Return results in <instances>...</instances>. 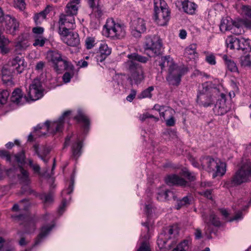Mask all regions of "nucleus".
I'll return each instance as SVG.
<instances>
[{"label":"nucleus","instance_id":"obj_20","mask_svg":"<svg viewBox=\"0 0 251 251\" xmlns=\"http://www.w3.org/2000/svg\"><path fill=\"white\" fill-rule=\"evenodd\" d=\"M29 34L26 33H22L18 36L15 45V50L17 53L21 54L29 46Z\"/></svg>","mask_w":251,"mask_h":251},{"label":"nucleus","instance_id":"obj_7","mask_svg":"<svg viewBox=\"0 0 251 251\" xmlns=\"http://www.w3.org/2000/svg\"><path fill=\"white\" fill-rule=\"evenodd\" d=\"M154 19L160 26L167 25L170 19V12L164 0H154Z\"/></svg>","mask_w":251,"mask_h":251},{"label":"nucleus","instance_id":"obj_54","mask_svg":"<svg viewBox=\"0 0 251 251\" xmlns=\"http://www.w3.org/2000/svg\"><path fill=\"white\" fill-rule=\"evenodd\" d=\"M139 118H140V120L141 121H142V122L146 121V120L148 119V118L152 119H153V120L155 122H157V121H158L159 120V118H158L154 116L152 114H150V113H147V112L145 113H144L142 115H141L140 116Z\"/></svg>","mask_w":251,"mask_h":251},{"label":"nucleus","instance_id":"obj_33","mask_svg":"<svg viewBox=\"0 0 251 251\" xmlns=\"http://www.w3.org/2000/svg\"><path fill=\"white\" fill-rule=\"evenodd\" d=\"M23 99V95L22 90L19 88H17L12 92L11 97V100L13 103L17 104H21L22 100Z\"/></svg>","mask_w":251,"mask_h":251},{"label":"nucleus","instance_id":"obj_31","mask_svg":"<svg viewBox=\"0 0 251 251\" xmlns=\"http://www.w3.org/2000/svg\"><path fill=\"white\" fill-rule=\"evenodd\" d=\"M238 50H241L243 53H247L251 52V41L249 39H240V46L238 48Z\"/></svg>","mask_w":251,"mask_h":251},{"label":"nucleus","instance_id":"obj_17","mask_svg":"<svg viewBox=\"0 0 251 251\" xmlns=\"http://www.w3.org/2000/svg\"><path fill=\"white\" fill-rule=\"evenodd\" d=\"M12 217L19 221H24V223H20V224L24 225L25 233H31L35 231V223L33 219L23 214L13 215Z\"/></svg>","mask_w":251,"mask_h":251},{"label":"nucleus","instance_id":"obj_36","mask_svg":"<svg viewBox=\"0 0 251 251\" xmlns=\"http://www.w3.org/2000/svg\"><path fill=\"white\" fill-rule=\"evenodd\" d=\"M246 55H243L240 56L239 58V63L243 68H251V55L247 53Z\"/></svg>","mask_w":251,"mask_h":251},{"label":"nucleus","instance_id":"obj_8","mask_svg":"<svg viewBox=\"0 0 251 251\" xmlns=\"http://www.w3.org/2000/svg\"><path fill=\"white\" fill-rule=\"evenodd\" d=\"M49 55L53 67L57 73H61L65 70L72 71L74 70V67L72 63L67 61L66 57L63 56L59 51H51L49 53Z\"/></svg>","mask_w":251,"mask_h":251},{"label":"nucleus","instance_id":"obj_6","mask_svg":"<svg viewBox=\"0 0 251 251\" xmlns=\"http://www.w3.org/2000/svg\"><path fill=\"white\" fill-rule=\"evenodd\" d=\"M201 165L203 169L209 172H213L212 177L223 176L226 172V163L220 160H215L210 156H205L200 160Z\"/></svg>","mask_w":251,"mask_h":251},{"label":"nucleus","instance_id":"obj_37","mask_svg":"<svg viewBox=\"0 0 251 251\" xmlns=\"http://www.w3.org/2000/svg\"><path fill=\"white\" fill-rule=\"evenodd\" d=\"M154 90V87L152 86H150L147 89L143 90L140 93L137 97L139 99H142L145 98H151L152 97L151 92Z\"/></svg>","mask_w":251,"mask_h":251},{"label":"nucleus","instance_id":"obj_28","mask_svg":"<svg viewBox=\"0 0 251 251\" xmlns=\"http://www.w3.org/2000/svg\"><path fill=\"white\" fill-rule=\"evenodd\" d=\"M82 142L78 138L72 145V152L73 157L75 159L81 155L82 153Z\"/></svg>","mask_w":251,"mask_h":251},{"label":"nucleus","instance_id":"obj_61","mask_svg":"<svg viewBox=\"0 0 251 251\" xmlns=\"http://www.w3.org/2000/svg\"><path fill=\"white\" fill-rule=\"evenodd\" d=\"M17 234L21 238L19 241V245L21 246L26 245L27 242L25 240V238L24 236V233L21 231H18Z\"/></svg>","mask_w":251,"mask_h":251},{"label":"nucleus","instance_id":"obj_25","mask_svg":"<svg viewBox=\"0 0 251 251\" xmlns=\"http://www.w3.org/2000/svg\"><path fill=\"white\" fill-rule=\"evenodd\" d=\"M165 182L167 184L170 186L175 185L185 186L187 183L186 180L176 175H171L167 176L165 178Z\"/></svg>","mask_w":251,"mask_h":251},{"label":"nucleus","instance_id":"obj_16","mask_svg":"<svg viewBox=\"0 0 251 251\" xmlns=\"http://www.w3.org/2000/svg\"><path fill=\"white\" fill-rule=\"evenodd\" d=\"M59 33L63 36L62 40L65 44L72 47H76L79 44L80 40L78 34L76 32H71L64 28Z\"/></svg>","mask_w":251,"mask_h":251},{"label":"nucleus","instance_id":"obj_9","mask_svg":"<svg viewBox=\"0 0 251 251\" xmlns=\"http://www.w3.org/2000/svg\"><path fill=\"white\" fill-rule=\"evenodd\" d=\"M102 32L103 34L108 37L122 38L126 34V26L123 24L116 23L113 19H108Z\"/></svg>","mask_w":251,"mask_h":251},{"label":"nucleus","instance_id":"obj_27","mask_svg":"<svg viewBox=\"0 0 251 251\" xmlns=\"http://www.w3.org/2000/svg\"><path fill=\"white\" fill-rule=\"evenodd\" d=\"M222 59L229 71L233 73H237L238 74L239 73L236 63L232 59L231 56L224 54L222 56Z\"/></svg>","mask_w":251,"mask_h":251},{"label":"nucleus","instance_id":"obj_47","mask_svg":"<svg viewBox=\"0 0 251 251\" xmlns=\"http://www.w3.org/2000/svg\"><path fill=\"white\" fill-rule=\"evenodd\" d=\"M231 25L227 19H223L221 21L220 28L222 31H226L231 29Z\"/></svg>","mask_w":251,"mask_h":251},{"label":"nucleus","instance_id":"obj_39","mask_svg":"<svg viewBox=\"0 0 251 251\" xmlns=\"http://www.w3.org/2000/svg\"><path fill=\"white\" fill-rule=\"evenodd\" d=\"M88 2L90 7L92 9L93 12L97 13V14L100 16L102 14L101 7L98 4L96 5L95 0H88Z\"/></svg>","mask_w":251,"mask_h":251},{"label":"nucleus","instance_id":"obj_26","mask_svg":"<svg viewBox=\"0 0 251 251\" xmlns=\"http://www.w3.org/2000/svg\"><path fill=\"white\" fill-rule=\"evenodd\" d=\"M54 226V224L53 223L50 225L43 226L41 227L40 233L35 241L34 246L38 245L41 243Z\"/></svg>","mask_w":251,"mask_h":251},{"label":"nucleus","instance_id":"obj_59","mask_svg":"<svg viewBox=\"0 0 251 251\" xmlns=\"http://www.w3.org/2000/svg\"><path fill=\"white\" fill-rule=\"evenodd\" d=\"M243 12L244 14L251 18V5H243L242 8Z\"/></svg>","mask_w":251,"mask_h":251},{"label":"nucleus","instance_id":"obj_55","mask_svg":"<svg viewBox=\"0 0 251 251\" xmlns=\"http://www.w3.org/2000/svg\"><path fill=\"white\" fill-rule=\"evenodd\" d=\"M14 6L21 10H24L25 6V0H14Z\"/></svg>","mask_w":251,"mask_h":251},{"label":"nucleus","instance_id":"obj_48","mask_svg":"<svg viewBox=\"0 0 251 251\" xmlns=\"http://www.w3.org/2000/svg\"><path fill=\"white\" fill-rule=\"evenodd\" d=\"M202 76L208 77L209 75L200 72L198 70H195L191 74L190 77L191 79L197 81L199 78Z\"/></svg>","mask_w":251,"mask_h":251},{"label":"nucleus","instance_id":"obj_49","mask_svg":"<svg viewBox=\"0 0 251 251\" xmlns=\"http://www.w3.org/2000/svg\"><path fill=\"white\" fill-rule=\"evenodd\" d=\"M96 43V39L93 37H87L85 40V46L87 49H91L93 48Z\"/></svg>","mask_w":251,"mask_h":251},{"label":"nucleus","instance_id":"obj_34","mask_svg":"<svg viewBox=\"0 0 251 251\" xmlns=\"http://www.w3.org/2000/svg\"><path fill=\"white\" fill-rule=\"evenodd\" d=\"M75 119L78 122L83 124L82 126L84 131L88 130L90 125V121L86 115L81 112H79L78 114L75 117Z\"/></svg>","mask_w":251,"mask_h":251},{"label":"nucleus","instance_id":"obj_35","mask_svg":"<svg viewBox=\"0 0 251 251\" xmlns=\"http://www.w3.org/2000/svg\"><path fill=\"white\" fill-rule=\"evenodd\" d=\"M37 197L42 201L44 203L45 206L48 204L53 202V194L52 192H50L48 193H41L38 194Z\"/></svg>","mask_w":251,"mask_h":251},{"label":"nucleus","instance_id":"obj_4","mask_svg":"<svg viewBox=\"0 0 251 251\" xmlns=\"http://www.w3.org/2000/svg\"><path fill=\"white\" fill-rule=\"evenodd\" d=\"M26 63L23 57L16 56L7 65L4 66L1 71L2 80L5 83L11 81L13 73H22L26 67Z\"/></svg>","mask_w":251,"mask_h":251},{"label":"nucleus","instance_id":"obj_13","mask_svg":"<svg viewBox=\"0 0 251 251\" xmlns=\"http://www.w3.org/2000/svg\"><path fill=\"white\" fill-rule=\"evenodd\" d=\"M25 153L23 151L15 155V159L19 163L20 171V174L18 175V178L21 183L25 185H28L30 181L29 173L22 167V165L25 163Z\"/></svg>","mask_w":251,"mask_h":251},{"label":"nucleus","instance_id":"obj_32","mask_svg":"<svg viewBox=\"0 0 251 251\" xmlns=\"http://www.w3.org/2000/svg\"><path fill=\"white\" fill-rule=\"evenodd\" d=\"M240 39L233 36L228 37L226 40L227 47L231 50H238V48L240 46Z\"/></svg>","mask_w":251,"mask_h":251},{"label":"nucleus","instance_id":"obj_41","mask_svg":"<svg viewBox=\"0 0 251 251\" xmlns=\"http://www.w3.org/2000/svg\"><path fill=\"white\" fill-rule=\"evenodd\" d=\"M205 222L208 225L212 224L216 226H219L221 225V223L219 219L214 214H211L209 216L208 219L205 220Z\"/></svg>","mask_w":251,"mask_h":251},{"label":"nucleus","instance_id":"obj_2","mask_svg":"<svg viewBox=\"0 0 251 251\" xmlns=\"http://www.w3.org/2000/svg\"><path fill=\"white\" fill-rule=\"evenodd\" d=\"M71 111H66L60 117L57 121L52 122L46 121L44 124H39L34 127L35 135L41 137L46 135L48 132L55 133L62 131L64 124L69 118Z\"/></svg>","mask_w":251,"mask_h":251},{"label":"nucleus","instance_id":"obj_40","mask_svg":"<svg viewBox=\"0 0 251 251\" xmlns=\"http://www.w3.org/2000/svg\"><path fill=\"white\" fill-rule=\"evenodd\" d=\"M177 7L179 10H182L185 13H188V0H177L176 2Z\"/></svg>","mask_w":251,"mask_h":251},{"label":"nucleus","instance_id":"obj_42","mask_svg":"<svg viewBox=\"0 0 251 251\" xmlns=\"http://www.w3.org/2000/svg\"><path fill=\"white\" fill-rule=\"evenodd\" d=\"M205 54V61L209 65H215L216 64V57L214 53L204 51Z\"/></svg>","mask_w":251,"mask_h":251},{"label":"nucleus","instance_id":"obj_63","mask_svg":"<svg viewBox=\"0 0 251 251\" xmlns=\"http://www.w3.org/2000/svg\"><path fill=\"white\" fill-rule=\"evenodd\" d=\"M137 92L134 89H131L130 94L126 97V100L129 102H131L135 98Z\"/></svg>","mask_w":251,"mask_h":251},{"label":"nucleus","instance_id":"obj_18","mask_svg":"<svg viewBox=\"0 0 251 251\" xmlns=\"http://www.w3.org/2000/svg\"><path fill=\"white\" fill-rule=\"evenodd\" d=\"M40 82L38 79H34L29 86L27 92L29 98L33 101L38 100L42 97Z\"/></svg>","mask_w":251,"mask_h":251},{"label":"nucleus","instance_id":"obj_14","mask_svg":"<svg viewBox=\"0 0 251 251\" xmlns=\"http://www.w3.org/2000/svg\"><path fill=\"white\" fill-rule=\"evenodd\" d=\"M185 72V70L183 67L178 66L176 64L173 67H170V69H168V75L166 78L169 84L177 85Z\"/></svg>","mask_w":251,"mask_h":251},{"label":"nucleus","instance_id":"obj_30","mask_svg":"<svg viewBox=\"0 0 251 251\" xmlns=\"http://www.w3.org/2000/svg\"><path fill=\"white\" fill-rule=\"evenodd\" d=\"M119 81H115L114 85V91L116 93H118L121 91H124V90L126 89V86L125 84V82L126 81V78L125 75L119 76Z\"/></svg>","mask_w":251,"mask_h":251},{"label":"nucleus","instance_id":"obj_5","mask_svg":"<svg viewBox=\"0 0 251 251\" xmlns=\"http://www.w3.org/2000/svg\"><path fill=\"white\" fill-rule=\"evenodd\" d=\"M251 178V162L246 160L243 161L241 166L235 172L231 179L226 181L229 187L239 185L248 182Z\"/></svg>","mask_w":251,"mask_h":251},{"label":"nucleus","instance_id":"obj_10","mask_svg":"<svg viewBox=\"0 0 251 251\" xmlns=\"http://www.w3.org/2000/svg\"><path fill=\"white\" fill-rule=\"evenodd\" d=\"M215 92L211 83L207 82L203 83L197 95V102L205 107L211 106L214 101L213 94Z\"/></svg>","mask_w":251,"mask_h":251},{"label":"nucleus","instance_id":"obj_12","mask_svg":"<svg viewBox=\"0 0 251 251\" xmlns=\"http://www.w3.org/2000/svg\"><path fill=\"white\" fill-rule=\"evenodd\" d=\"M162 47L161 40L155 37L147 38L144 50L146 54L150 57H153L161 54Z\"/></svg>","mask_w":251,"mask_h":251},{"label":"nucleus","instance_id":"obj_11","mask_svg":"<svg viewBox=\"0 0 251 251\" xmlns=\"http://www.w3.org/2000/svg\"><path fill=\"white\" fill-rule=\"evenodd\" d=\"M178 233L176 226H172L166 229L160 233L157 240V244L160 249H170L171 244L166 246L167 241L172 238H175Z\"/></svg>","mask_w":251,"mask_h":251},{"label":"nucleus","instance_id":"obj_1","mask_svg":"<svg viewBox=\"0 0 251 251\" xmlns=\"http://www.w3.org/2000/svg\"><path fill=\"white\" fill-rule=\"evenodd\" d=\"M128 59L124 63L126 70L129 74L127 79L131 85H138L145 79V75L142 66L137 62L145 63L148 61V58L132 53L127 55Z\"/></svg>","mask_w":251,"mask_h":251},{"label":"nucleus","instance_id":"obj_45","mask_svg":"<svg viewBox=\"0 0 251 251\" xmlns=\"http://www.w3.org/2000/svg\"><path fill=\"white\" fill-rule=\"evenodd\" d=\"M9 41L7 38H3L1 41H0V49L2 54H6L8 52L9 50L6 46L9 44Z\"/></svg>","mask_w":251,"mask_h":251},{"label":"nucleus","instance_id":"obj_24","mask_svg":"<svg viewBox=\"0 0 251 251\" xmlns=\"http://www.w3.org/2000/svg\"><path fill=\"white\" fill-rule=\"evenodd\" d=\"M33 148L35 153L44 162L47 163L49 159V158H46V157L50 151V148L47 146H42L39 149L38 146L36 145H34Z\"/></svg>","mask_w":251,"mask_h":251},{"label":"nucleus","instance_id":"obj_43","mask_svg":"<svg viewBox=\"0 0 251 251\" xmlns=\"http://www.w3.org/2000/svg\"><path fill=\"white\" fill-rule=\"evenodd\" d=\"M75 183V171H74L73 174L71 176V180L68 188L66 190H64L62 192V196H63L64 194L70 195L74 190Z\"/></svg>","mask_w":251,"mask_h":251},{"label":"nucleus","instance_id":"obj_50","mask_svg":"<svg viewBox=\"0 0 251 251\" xmlns=\"http://www.w3.org/2000/svg\"><path fill=\"white\" fill-rule=\"evenodd\" d=\"M153 109L157 111H158L159 115L161 117H163L165 119V113L167 112V110L165 109L164 106L160 105L158 104H155L153 107Z\"/></svg>","mask_w":251,"mask_h":251},{"label":"nucleus","instance_id":"obj_60","mask_svg":"<svg viewBox=\"0 0 251 251\" xmlns=\"http://www.w3.org/2000/svg\"><path fill=\"white\" fill-rule=\"evenodd\" d=\"M0 157L5 158L7 162L11 161V156L9 152L5 150H0Z\"/></svg>","mask_w":251,"mask_h":251},{"label":"nucleus","instance_id":"obj_64","mask_svg":"<svg viewBox=\"0 0 251 251\" xmlns=\"http://www.w3.org/2000/svg\"><path fill=\"white\" fill-rule=\"evenodd\" d=\"M137 251H151L148 245L145 242L142 243Z\"/></svg>","mask_w":251,"mask_h":251},{"label":"nucleus","instance_id":"obj_29","mask_svg":"<svg viewBox=\"0 0 251 251\" xmlns=\"http://www.w3.org/2000/svg\"><path fill=\"white\" fill-rule=\"evenodd\" d=\"M51 7L47 6L45 9L39 13H36L34 16V21L36 25H41L43 21L46 19L47 15L50 12Z\"/></svg>","mask_w":251,"mask_h":251},{"label":"nucleus","instance_id":"obj_58","mask_svg":"<svg viewBox=\"0 0 251 251\" xmlns=\"http://www.w3.org/2000/svg\"><path fill=\"white\" fill-rule=\"evenodd\" d=\"M67 205V201L66 199H63L61 205L59 206L58 210V213L61 215L65 210V207Z\"/></svg>","mask_w":251,"mask_h":251},{"label":"nucleus","instance_id":"obj_56","mask_svg":"<svg viewBox=\"0 0 251 251\" xmlns=\"http://www.w3.org/2000/svg\"><path fill=\"white\" fill-rule=\"evenodd\" d=\"M45 38L42 37H39V38L35 39L34 43H33V45L34 47H43L45 43Z\"/></svg>","mask_w":251,"mask_h":251},{"label":"nucleus","instance_id":"obj_57","mask_svg":"<svg viewBox=\"0 0 251 251\" xmlns=\"http://www.w3.org/2000/svg\"><path fill=\"white\" fill-rule=\"evenodd\" d=\"M163 60L165 61V67H168L169 69H170V67H173L175 64L172 58L169 56L163 57Z\"/></svg>","mask_w":251,"mask_h":251},{"label":"nucleus","instance_id":"obj_15","mask_svg":"<svg viewBox=\"0 0 251 251\" xmlns=\"http://www.w3.org/2000/svg\"><path fill=\"white\" fill-rule=\"evenodd\" d=\"M230 109V104L227 101L226 95L222 93L213 108L214 113L217 115H223L227 113Z\"/></svg>","mask_w":251,"mask_h":251},{"label":"nucleus","instance_id":"obj_23","mask_svg":"<svg viewBox=\"0 0 251 251\" xmlns=\"http://www.w3.org/2000/svg\"><path fill=\"white\" fill-rule=\"evenodd\" d=\"M111 53V49L104 43H101L99 47V52L96 55V58L98 62H102Z\"/></svg>","mask_w":251,"mask_h":251},{"label":"nucleus","instance_id":"obj_46","mask_svg":"<svg viewBox=\"0 0 251 251\" xmlns=\"http://www.w3.org/2000/svg\"><path fill=\"white\" fill-rule=\"evenodd\" d=\"M187 203H188V196H186L181 199L176 200V204L175 205L176 208L178 210Z\"/></svg>","mask_w":251,"mask_h":251},{"label":"nucleus","instance_id":"obj_53","mask_svg":"<svg viewBox=\"0 0 251 251\" xmlns=\"http://www.w3.org/2000/svg\"><path fill=\"white\" fill-rule=\"evenodd\" d=\"M28 164L35 174L40 175L41 168L38 164L33 163V161L31 159L29 160Z\"/></svg>","mask_w":251,"mask_h":251},{"label":"nucleus","instance_id":"obj_52","mask_svg":"<svg viewBox=\"0 0 251 251\" xmlns=\"http://www.w3.org/2000/svg\"><path fill=\"white\" fill-rule=\"evenodd\" d=\"M24 202H27V201L25 199L22 200L20 202V205H19L18 204H15L13 206V207L12 208V210L13 211H18L19 210H21L22 209H23V210H26L27 209L28 206H23L22 205Z\"/></svg>","mask_w":251,"mask_h":251},{"label":"nucleus","instance_id":"obj_3","mask_svg":"<svg viewBox=\"0 0 251 251\" xmlns=\"http://www.w3.org/2000/svg\"><path fill=\"white\" fill-rule=\"evenodd\" d=\"M80 0H70L65 8V14H62L60 16L59 24V33L65 28L68 30L73 29L75 27L74 16L76 15L78 11L77 5Z\"/></svg>","mask_w":251,"mask_h":251},{"label":"nucleus","instance_id":"obj_62","mask_svg":"<svg viewBox=\"0 0 251 251\" xmlns=\"http://www.w3.org/2000/svg\"><path fill=\"white\" fill-rule=\"evenodd\" d=\"M73 73L71 74L70 72H66L63 75L62 78L65 83H68L70 81L71 79L73 76Z\"/></svg>","mask_w":251,"mask_h":251},{"label":"nucleus","instance_id":"obj_19","mask_svg":"<svg viewBox=\"0 0 251 251\" xmlns=\"http://www.w3.org/2000/svg\"><path fill=\"white\" fill-rule=\"evenodd\" d=\"M3 19L5 21L7 33L12 35H16L19 27V23L16 19L9 15H6Z\"/></svg>","mask_w":251,"mask_h":251},{"label":"nucleus","instance_id":"obj_51","mask_svg":"<svg viewBox=\"0 0 251 251\" xmlns=\"http://www.w3.org/2000/svg\"><path fill=\"white\" fill-rule=\"evenodd\" d=\"M188 241L184 240L183 242L180 243L172 251H184L185 248H188Z\"/></svg>","mask_w":251,"mask_h":251},{"label":"nucleus","instance_id":"obj_21","mask_svg":"<svg viewBox=\"0 0 251 251\" xmlns=\"http://www.w3.org/2000/svg\"><path fill=\"white\" fill-rule=\"evenodd\" d=\"M132 28L131 33L135 37H139L141 33L146 30V26L144 20L142 18H138L131 23Z\"/></svg>","mask_w":251,"mask_h":251},{"label":"nucleus","instance_id":"obj_38","mask_svg":"<svg viewBox=\"0 0 251 251\" xmlns=\"http://www.w3.org/2000/svg\"><path fill=\"white\" fill-rule=\"evenodd\" d=\"M196 44H192L189 47V60H193L195 64L199 58V54L196 51Z\"/></svg>","mask_w":251,"mask_h":251},{"label":"nucleus","instance_id":"obj_22","mask_svg":"<svg viewBox=\"0 0 251 251\" xmlns=\"http://www.w3.org/2000/svg\"><path fill=\"white\" fill-rule=\"evenodd\" d=\"M156 199L160 201H164L173 198L175 200L176 197L174 192L171 190H167L164 187H161L157 189Z\"/></svg>","mask_w":251,"mask_h":251},{"label":"nucleus","instance_id":"obj_44","mask_svg":"<svg viewBox=\"0 0 251 251\" xmlns=\"http://www.w3.org/2000/svg\"><path fill=\"white\" fill-rule=\"evenodd\" d=\"M9 92L7 90L0 91V106L6 103Z\"/></svg>","mask_w":251,"mask_h":251}]
</instances>
